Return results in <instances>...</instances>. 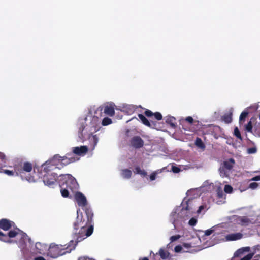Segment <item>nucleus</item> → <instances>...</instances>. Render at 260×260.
<instances>
[{"label":"nucleus","instance_id":"obj_30","mask_svg":"<svg viewBox=\"0 0 260 260\" xmlns=\"http://www.w3.org/2000/svg\"><path fill=\"white\" fill-rule=\"evenodd\" d=\"M239 221H240L241 224L243 226L248 225L250 222V219L248 218H247V217H245V216L242 217L239 219Z\"/></svg>","mask_w":260,"mask_h":260},{"label":"nucleus","instance_id":"obj_3","mask_svg":"<svg viewBox=\"0 0 260 260\" xmlns=\"http://www.w3.org/2000/svg\"><path fill=\"white\" fill-rule=\"evenodd\" d=\"M59 183L64 184L65 188L70 189L72 192H75L78 188V184L76 179L71 174H61Z\"/></svg>","mask_w":260,"mask_h":260},{"label":"nucleus","instance_id":"obj_50","mask_svg":"<svg viewBox=\"0 0 260 260\" xmlns=\"http://www.w3.org/2000/svg\"><path fill=\"white\" fill-rule=\"evenodd\" d=\"M157 173L156 172H153L150 176V179L151 181H153L156 179Z\"/></svg>","mask_w":260,"mask_h":260},{"label":"nucleus","instance_id":"obj_46","mask_svg":"<svg viewBox=\"0 0 260 260\" xmlns=\"http://www.w3.org/2000/svg\"><path fill=\"white\" fill-rule=\"evenodd\" d=\"M182 250V247L180 245L176 246L174 248V251L175 252L177 253L181 252Z\"/></svg>","mask_w":260,"mask_h":260},{"label":"nucleus","instance_id":"obj_26","mask_svg":"<svg viewBox=\"0 0 260 260\" xmlns=\"http://www.w3.org/2000/svg\"><path fill=\"white\" fill-rule=\"evenodd\" d=\"M132 171L128 169H125L121 171V176L125 179H129L132 176Z\"/></svg>","mask_w":260,"mask_h":260},{"label":"nucleus","instance_id":"obj_10","mask_svg":"<svg viewBox=\"0 0 260 260\" xmlns=\"http://www.w3.org/2000/svg\"><path fill=\"white\" fill-rule=\"evenodd\" d=\"M131 145L136 148L139 149L144 146V141L140 136H134L130 141Z\"/></svg>","mask_w":260,"mask_h":260},{"label":"nucleus","instance_id":"obj_1","mask_svg":"<svg viewBox=\"0 0 260 260\" xmlns=\"http://www.w3.org/2000/svg\"><path fill=\"white\" fill-rule=\"evenodd\" d=\"M93 232V225L85 221L81 214L77 215L76 221L74 223V234L76 237L74 244L76 245L79 242L90 236Z\"/></svg>","mask_w":260,"mask_h":260},{"label":"nucleus","instance_id":"obj_58","mask_svg":"<svg viewBox=\"0 0 260 260\" xmlns=\"http://www.w3.org/2000/svg\"><path fill=\"white\" fill-rule=\"evenodd\" d=\"M185 210H190V208H189V207L188 205H187L186 206V207H185Z\"/></svg>","mask_w":260,"mask_h":260},{"label":"nucleus","instance_id":"obj_36","mask_svg":"<svg viewBox=\"0 0 260 260\" xmlns=\"http://www.w3.org/2000/svg\"><path fill=\"white\" fill-rule=\"evenodd\" d=\"M248 114V112L247 111H243L242 112L239 117V121L240 122L244 121L245 120L246 117L247 116Z\"/></svg>","mask_w":260,"mask_h":260},{"label":"nucleus","instance_id":"obj_42","mask_svg":"<svg viewBox=\"0 0 260 260\" xmlns=\"http://www.w3.org/2000/svg\"><path fill=\"white\" fill-rule=\"evenodd\" d=\"M180 237H181V236L179 235H174V236H171L170 238V240L171 242H173L178 240Z\"/></svg>","mask_w":260,"mask_h":260},{"label":"nucleus","instance_id":"obj_49","mask_svg":"<svg viewBox=\"0 0 260 260\" xmlns=\"http://www.w3.org/2000/svg\"><path fill=\"white\" fill-rule=\"evenodd\" d=\"M185 121L190 124H192L193 122V119L192 117L188 116L185 118Z\"/></svg>","mask_w":260,"mask_h":260},{"label":"nucleus","instance_id":"obj_41","mask_svg":"<svg viewBox=\"0 0 260 260\" xmlns=\"http://www.w3.org/2000/svg\"><path fill=\"white\" fill-rule=\"evenodd\" d=\"M254 255V253H250L244 256L240 260H250L253 255Z\"/></svg>","mask_w":260,"mask_h":260},{"label":"nucleus","instance_id":"obj_5","mask_svg":"<svg viewBox=\"0 0 260 260\" xmlns=\"http://www.w3.org/2000/svg\"><path fill=\"white\" fill-rule=\"evenodd\" d=\"M45 174L43 175V181L45 185L51 186L56 183L58 175L56 173H51L43 170Z\"/></svg>","mask_w":260,"mask_h":260},{"label":"nucleus","instance_id":"obj_18","mask_svg":"<svg viewBox=\"0 0 260 260\" xmlns=\"http://www.w3.org/2000/svg\"><path fill=\"white\" fill-rule=\"evenodd\" d=\"M233 112L231 110L228 113H225L221 116V119L226 124H229L232 121Z\"/></svg>","mask_w":260,"mask_h":260},{"label":"nucleus","instance_id":"obj_59","mask_svg":"<svg viewBox=\"0 0 260 260\" xmlns=\"http://www.w3.org/2000/svg\"><path fill=\"white\" fill-rule=\"evenodd\" d=\"M218 196H219V197H222V192L221 191V193H220V192H218Z\"/></svg>","mask_w":260,"mask_h":260},{"label":"nucleus","instance_id":"obj_45","mask_svg":"<svg viewBox=\"0 0 260 260\" xmlns=\"http://www.w3.org/2000/svg\"><path fill=\"white\" fill-rule=\"evenodd\" d=\"M197 220L196 219H195L194 218H191L189 222H188V223L191 226H194L196 225V224L197 223Z\"/></svg>","mask_w":260,"mask_h":260},{"label":"nucleus","instance_id":"obj_23","mask_svg":"<svg viewBox=\"0 0 260 260\" xmlns=\"http://www.w3.org/2000/svg\"><path fill=\"white\" fill-rule=\"evenodd\" d=\"M166 122L167 124H169L172 128H175L176 127V119L174 117H167L166 119Z\"/></svg>","mask_w":260,"mask_h":260},{"label":"nucleus","instance_id":"obj_52","mask_svg":"<svg viewBox=\"0 0 260 260\" xmlns=\"http://www.w3.org/2000/svg\"><path fill=\"white\" fill-rule=\"evenodd\" d=\"M5 157H6V156H5V154L3 153L0 152V159L2 161H3L4 162H5ZM1 167H2V166H0V169L1 168Z\"/></svg>","mask_w":260,"mask_h":260},{"label":"nucleus","instance_id":"obj_28","mask_svg":"<svg viewBox=\"0 0 260 260\" xmlns=\"http://www.w3.org/2000/svg\"><path fill=\"white\" fill-rule=\"evenodd\" d=\"M195 145L198 147H199L203 150L205 149V145L204 144V143L203 142L202 140L198 137H197L196 139Z\"/></svg>","mask_w":260,"mask_h":260},{"label":"nucleus","instance_id":"obj_55","mask_svg":"<svg viewBox=\"0 0 260 260\" xmlns=\"http://www.w3.org/2000/svg\"><path fill=\"white\" fill-rule=\"evenodd\" d=\"M252 260H260V254L255 255Z\"/></svg>","mask_w":260,"mask_h":260},{"label":"nucleus","instance_id":"obj_57","mask_svg":"<svg viewBox=\"0 0 260 260\" xmlns=\"http://www.w3.org/2000/svg\"><path fill=\"white\" fill-rule=\"evenodd\" d=\"M183 245L186 247H190V245L188 244H186V243H184L183 244Z\"/></svg>","mask_w":260,"mask_h":260},{"label":"nucleus","instance_id":"obj_39","mask_svg":"<svg viewBox=\"0 0 260 260\" xmlns=\"http://www.w3.org/2000/svg\"><path fill=\"white\" fill-rule=\"evenodd\" d=\"M234 135L240 140H242V136L241 135V133L238 127H235L234 128Z\"/></svg>","mask_w":260,"mask_h":260},{"label":"nucleus","instance_id":"obj_34","mask_svg":"<svg viewBox=\"0 0 260 260\" xmlns=\"http://www.w3.org/2000/svg\"><path fill=\"white\" fill-rule=\"evenodd\" d=\"M73 154L71 153H68L64 155L65 157H67L68 159L71 161V162H74L78 160L79 159L76 157L75 156H72Z\"/></svg>","mask_w":260,"mask_h":260},{"label":"nucleus","instance_id":"obj_54","mask_svg":"<svg viewBox=\"0 0 260 260\" xmlns=\"http://www.w3.org/2000/svg\"><path fill=\"white\" fill-rule=\"evenodd\" d=\"M204 208V206L202 205V206H200L198 209V210H197V213H200L201 211Z\"/></svg>","mask_w":260,"mask_h":260},{"label":"nucleus","instance_id":"obj_25","mask_svg":"<svg viewBox=\"0 0 260 260\" xmlns=\"http://www.w3.org/2000/svg\"><path fill=\"white\" fill-rule=\"evenodd\" d=\"M256 120V118L252 117L251 118L250 121L246 125V129L248 132H251L253 133V126L252 123L254 122Z\"/></svg>","mask_w":260,"mask_h":260},{"label":"nucleus","instance_id":"obj_16","mask_svg":"<svg viewBox=\"0 0 260 260\" xmlns=\"http://www.w3.org/2000/svg\"><path fill=\"white\" fill-rule=\"evenodd\" d=\"M243 237V234L241 233H232L228 234L225 236L227 241H236L241 239Z\"/></svg>","mask_w":260,"mask_h":260},{"label":"nucleus","instance_id":"obj_40","mask_svg":"<svg viewBox=\"0 0 260 260\" xmlns=\"http://www.w3.org/2000/svg\"><path fill=\"white\" fill-rule=\"evenodd\" d=\"M224 190L227 193H231L233 191V188L230 185H225L224 186Z\"/></svg>","mask_w":260,"mask_h":260},{"label":"nucleus","instance_id":"obj_29","mask_svg":"<svg viewBox=\"0 0 260 260\" xmlns=\"http://www.w3.org/2000/svg\"><path fill=\"white\" fill-rule=\"evenodd\" d=\"M69 160V159H68L67 158V157H65L64 156H61V159H60L61 166H60V167L61 168V169L71 163V161H70Z\"/></svg>","mask_w":260,"mask_h":260},{"label":"nucleus","instance_id":"obj_21","mask_svg":"<svg viewBox=\"0 0 260 260\" xmlns=\"http://www.w3.org/2000/svg\"><path fill=\"white\" fill-rule=\"evenodd\" d=\"M250 250L249 247H245L239 249L234 253L235 257H240L245 252H249Z\"/></svg>","mask_w":260,"mask_h":260},{"label":"nucleus","instance_id":"obj_56","mask_svg":"<svg viewBox=\"0 0 260 260\" xmlns=\"http://www.w3.org/2000/svg\"><path fill=\"white\" fill-rule=\"evenodd\" d=\"M35 260H46V259L42 256H39V257H36L35 258Z\"/></svg>","mask_w":260,"mask_h":260},{"label":"nucleus","instance_id":"obj_32","mask_svg":"<svg viewBox=\"0 0 260 260\" xmlns=\"http://www.w3.org/2000/svg\"><path fill=\"white\" fill-rule=\"evenodd\" d=\"M18 228L16 229V230H11L8 233V236L9 238H14L16 236L18 237L19 235V232L18 231Z\"/></svg>","mask_w":260,"mask_h":260},{"label":"nucleus","instance_id":"obj_53","mask_svg":"<svg viewBox=\"0 0 260 260\" xmlns=\"http://www.w3.org/2000/svg\"><path fill=\"white\" fill-rule=\"evenodd\" d=\"M250 180V181H259L260 180V175L256 176L253 177L252 178H251Z\"/></svg>","mask_w":260,"mask_h":260},{"label":"nucleus","instance_id":"obj_33","mask_svg":"<svg viewBox=\"0 0 260 260\" xmlns=\"http://www.w3.org/2000/svg\"><path fill=\"white\" fill-rule=\"evenodd\" d=\"M0 166H2L1 168L0 169V172H3L4 173L6 174L8 176H14L15 175H16V171H15V169H14V170H15L14 171H10V170H3V169H2L3 166L1 164H0Z\"/></svg>","mask_w":260,"mask_h":260},{"label":"nucleus","instance_id":"obj_60","mask_svg":"<svg viewBox=\"0 0 260 260\" xmlns=\"http://www.w3.org/2000/svg\"><path fill=\"white\" fill-rule=\"evenodd\" d=\"M141 260H149V259L147 257H144Z\"/></svg>","mask_w":260,"mask_h":260},{"label":"nucleus","instance_id":"obj_47","mask_svg":"<svg viewBox=\"0 0 260 260\" xmlns=\"http://www.w3.org/2000/svg\"><path fill=\"white\" fill-rule=\"evenodd\" d=\"M172 171L174 173H177L180 171V169L178 167L173 166L172 167Z\"/></svg>","mask_w":260,"mask_h":260},{"label":"nucleus","instance_id":"obj_51","mask_svg":"<svg viewBox=\"0 0 260 260\" xmlns=\"http://www.w3.org/2000/svg\"><path fill=\"white\" fill-rule=\"evenodd\" d=\"M214 230L212 229H209L205 232V235L206 236H209L213 232Z\"/></svg>","mask_w":260,"mask_h":260},{"label":"nucleus","instance_id":"obj_13","mask_svg":"<svg viewBox=\"0 0 260 260\" xmlns=\"http://www.w3.org/2000/svg\"><path fill=\"white\" fill-rule=\"evenodd\" d=\"M138 117L141 120V122L143 124L145 125L150 127V128H154L155 126L156 125V123L154 122H150L146 118V117L143 115L142 114H139Z\"/></svg>","mask_w":260,"mask_h":260},{"label":"nucleus","instance_id":"obj_9","mask_svg":"<svg viewBox=\"0 0 260 260\" xmlns=\"http://www.w3.org/2000/svg\"><path fill=\"white\" fill-rule=\"evenodd\" d=\"M75 199L79 206L83 207L87 205V202L85 196L80 192H76L75 194Z\"/></svg>","mask_w":260,"mask_h":260},{"label":"nucleus","instance_id":"obj_2","mask_svg":"<svg viewBox=\"0 0 260 260\" xmlns=\"http://www.w3.org/2000/svg\"><path fill=\"white\" fill-rule=\"evenodd\" d=\"M75 247L76 244H74V240H71L65 245L51 243L48 248L47 255L52 258H56L70 253Z\"/></svg>","mask_w":260,"mask_h":260},{"label":"nucleus","instance_id":"obj_24","mask_svg":"<svg viewBox=\"0 0 260 260\" xmlns=\"http://www.w3.org/2000/svg\"><path fill=\"white\" fill-rule=\"evenodd\" d=\"M253 135L260 137V121H256L253 125Z\"/></svg>","mask_w":260,"mask_h":260},{"label":"nucleus","instance_id":"obj_15","mask_svg":"<svg viewBox=\"0 0 260 260\" xmlns=\"http://www.w3.org/2000/svg\"><path fill=\"white\" fill-rule=\"evenodd\" d=\"M145 115L148 117H151L153 116L157 120H160L162 119V116L161 114L158 112L153 113L151 110L147 109L144 112Z\"/></svg>","mask_w":260,"mask_h":260},{"label":"nucleus","instance_id":"obj_44","mask_svg":"<svg viewBox=\"0 0 260 260\" xmlns=\"http://www.w3.org/2000/svg\"><path fill=\"white\" fill-rule=\"evenodd\" d=\"M256 151H257V149L255 147H251V148H248V149H247V152L249 154L255 153H256Z\"/></svg>","mask_w":260,"mask_h":260},{"label":"nucleus","instance_id":"obj_12","mask_svg":"<svg viewBox=\"0 0 260 260\" xmlns=\"http://www.w3.org/2000/svg\"><path fill=\"white\" fill-rule=\"evenodd\" d=\"M88 148L86 146H81L72 148L73 153L78 156L85 155L88 152Z\"/></svg>","mask_w":260,"mask_h":260},{"label":"nucleus","instance_id":"obj_27","mask_svg":"<svg viewBox=\"0 0 260 260\" xmlns=\"http://www.w3.org/2000/svg\"><path fill=\"white\" fill-rule=\"evenodd\" d=\"M159 254L162 259H166L169 258L170 253L163 249H160L159 251Z\"/></svg>","mask_w":260,"mask_h":260},{"label":"nucleus","instance_id":"obj_6","mask_svg":"<svg viewBox=\"0 0 260 260\" xmlns=\"http://www.w3.org/2000/svg\"><path fill=\"white\" fill-rule=\"evenodd\" d=\"M19 232V235L18 237V246L22 250H24L27 245V242H29L30 244H31V239L27 235L26 233L18 229Z\"/></svg>","mask_w":260,"mask_h":260},{"label":"nucleus","instance_id":"obj_31","mask_svg":"<svg viewBox=\"0 0 260 260\" xmlns=\"http://www.w3.org/2000/svg\"><path fill=\"white\" fill-rule=\"evenodd\" d=\"M134 172L136 174H140L144 177L147 175V172L144 170H141L139 166L135 167Z\"/></svg>","mask_w":260,"mask_h":260},{"label":"nucleus","instance_id":"obj_48","mask_svg":"<svg viewBox=\"0 0 260 260\" xmlns=\"http://www.w3.org/2000/svg\"><path fill=\"white\" fill-rule=\"evenodd\" d=\"M253 251L252 253H254V254L256 252H260V245H257L253 247Z\"/></svg>","mask_w":260,"mask_h":260},{"label":"nucleus","instance_id":"obj_7","mask_svg":"<svg viewBox=\"0 0 260 260\" xmlns=\"http://www.w3.org/2000/svg\"><path fill=\"white\" fill-rule=\"evenodd\" d=\"M16 176L21 175L24 172H30L32 169V164L30 162H25L23 164L17 165L14 166Z\"/></svg>","mask_w":260,"mask_h":260},{"label":"nucleus","instance_id":"obj_38","mask_svg":"<svg viewBox=\"0 0 260 260\" xmlns=\"http://www.w3.org/2000/svg\"><path fill=\"white\" fill-rule=\"evenodd\" d=\"M98 140H99L98 137V136L96 135H93L91 137L90 142L93 143V145L94 147L98 144Z\"/></svg>","mask_w":260,"mask_h":260},{"label":"nucleus","instance_id":"obj_4","mask_svg":"<svg viewBox=\"0 0 260 260\" xmlns=\"http://www.w3.org/2000/svg\"><path fill=\"white\" fill-rule=\"evenodd\" d=\"M60 159L61 156L59 154L54 155L42 165L43 169L47 171H52L55 169H61Z\"/></svg>","mask_w":260,"mask_h":260},{"label":"nucleus","instance_id":"obj_20","mask_svg":"<svg viewBox=\"0 0 260 260\" xmlns=\"http://www.w3.org/2000/svg\"><path fill=\"white\" fill-rule=\"evenodd\" d=\"M104 112L107 115L113 116L115 114L114 108L112 106L107 105L104 107Z\"/></svg>","mask_w":260,"mask_h":260},{"label":"nucleus","instance_id":"obj_8","mask_svg":"<svg viewBox=\"0 0 260 260\" xmlns=\"http://www.w3.org/2000/svg\"><path fill=\"white\" fill-rule=\"evenodd\" d=\"M235 163V160L233 158H230L223 163L222 166L219 169L220 173L221 176H227L226 171H230L234 167Z\"/></svg>","mask_w":260,"mask_h":260},{"label":"nucleus","instance_id":"obj_14","mask_svg":"<svg viewBox=\"0 0 260 260\" xmlns=\"http://www.w3.org/2000/svg\"><path fill=\"white\" fill-rule=\"evenodd\" d=\"M12 226L11 221L3 218L0 220V228L4 231L9 230Z\"/></svg>","mask_w":260,"mask_h":260},{"label":"nucleus","instance_id":"obj_11","mask_svg":"<svg viewBox=\"0 0 260 260\" xmlns=\"http://www.w3.org/2000/svg\"><path fill=\"white\" fill-rule=\"evenodd\" d=\"M86 125L85 122H82L79 124V126L78 128V137L80 140L83 141L85 140L86 137H89L90 138V134H86V133L84 132Z\"/></svg>","mask_w":260,"mask_h":260},{"label":"nucleus","instance_id":"obj_19","mask_svg":"<svg viewBox=\"0 0 260 260\" xmlns=\"http://www.w3.org/2000/svg\"><path fill=\"white\" fill-rule=\"evenodd\" d=\"M85 212L86 215V219H85V221H88V223L89 224H92V218L93 216V213L92 212V210L90 208L86 207L85 209Z\"/></svg>","mask_w":260,"mask_h":260},{"label":"nucleus","instance_id":"obj_22","mask_svg":"<svg viewBox=\"0 0 260 260\" xmlns=\"http://www.w3.org/2000/svg\"><path fill=\"white\" fill-rule=\"evenodd\" d=\"M60 187V192L61 196L64 198H71V196H69L70 189L65 188L64 184H59Z\"/></svg>","mask_w":260,"mask_h":260},{"label":"nucleus","instance_id":"obj_37","mask_svg":"<svg viewBox=\"0 0 260 260\" xmlns=\"http://www.w3.org/2000/svg\"><path fill=\"white\" fill-rule=\"evenodd\" d=\"M111 123H112V120L108 117L104 118L102 122V124L104 126H107Z\"/></svg>","mask_w":260,"mask_h":260},{"label":"nucleus","instance_id":"obj_17","mask_svg":"<svg viewBox=\"0 0 260 260\" xmlns=\"http://www.w3.org/2000/svg\"><path fill=\"white\" fill-rule=\"evenodd\" d=\"M37 252L40 254H43L48 249V247L46 244H42L40 242H37L35 244Z\"/></svg>","mask_w":260,"mask_h":260},{"label":"nucleus","instance_id":"obj_43","mask_svg":"<svg viewBox=\"0 0 260 260\" xmlns=\"http://www.w3.org/2000/svg\"><path fill=\"white\" fill-rule=\"evenodd\" d=\"M258 186V184L256 182H252L249 184V188L252 189H255Z\"/></svg>","mask_w":260,"mask_h":260},{"label":"nucleus","instance_id":"obj_35","mask_svg":"<svg viewBox=\"0 0 260 260\" xmlns=\"http://www.w3.org/2000/svg\"><path fill=\"white\" fill-rule=\"evenodd\" d=\"M0 240L5 242H10V240L8 239L7 236L0 231Z\"/></svg>","mask_w":260,"mask_h":260}]
</instances>
